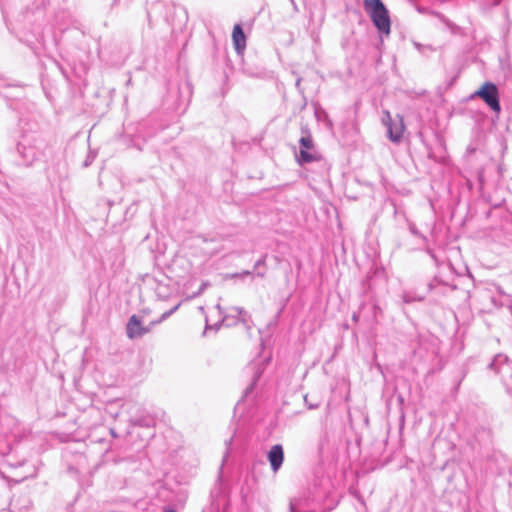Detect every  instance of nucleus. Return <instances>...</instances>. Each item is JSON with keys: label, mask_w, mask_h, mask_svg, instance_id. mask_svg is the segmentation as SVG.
<instances>
[{"label": "nucleus", "mask_w": 512, "mask_h": 512, "mask_svg": "<svg viewBox=\"0 0 512 512\" xmlns=\"http://www.w3.org/2000/svg\"><path fill=\"white\" fill-rule=\"evenodd\" d=\"M243 274H244V275H250V274H251V272H249V271H245Z\"/></svg>", "instance_id": "20"}, {"label": "nucleus", "mask_w": 512, "mask_h": 512, "mask_svg": "<svg viewBox=\"0 0 512 512\" xmlns=\"http://www.w3.org/2000/svg\"><path fill=\"white\" fill-rule=\"evenodd\" d=\"M232 40L235 50L238 54L242 53L246 48V37L241 25L236 24L232 32Z\"/></svg>", "instance_id": "7"}, {"label": "nucleus", "mask_w": 512, "mask_h": 512, "mask_svg": "<svg viewBox=\"0 0 512 512\" xmlns=\"http://www.w3.org/2000/svg\"><path fill=\"white\" fill-rule=\"evenodd\" d=\"M353 319L356 321L358 319V316L356 314H354Z\"/></svg>", "instance_id": "21"}, {"label": "nucleus", "mask_w": 512, "mask_h": 512, "mask_svg": "<svg viewBox=\"0 0 512 512\" xmlns=\"http://www.w3.org/2000/svg\"><path fill=\"white\" fill-rule=\"evenodd\" d=\"M233 310H234L235 312H237V314H238V315L246 314V312H244V311H243V309H242V308H239V307H235V308H233Z\"/></svg>", "instance_id": "11"}, {"label": "nucleus", "mask_w": 512, "mask_h": 512, "mask_svg": "<svg viewBox=\"0 0 512 512\" xmlns=\"http://www.w3.org/2000/svg\"><path fill=\"white\" fill-rule=\"evenodd\" d=\"M298 500L294 499L290 502V512H297V507H298Z\"/></svg>", "instance_id": "10"}, {"label": "nucleus", "mask_w": 512, "mask_h": 512, "mask_svg": "<svg viewBox=\"0 0 512 512\" xmlns=\"http://www.w3.org/2000/svg\"><path fill=\"white\" fill-rule=\"evenodd\" d=\"M17 150L27 163H32L37 158V153L34 148H27L22 143L18 144Z\"/></svg>", "instance_id": "8"}, {"label": "nucleus", "mask_w": 512, "mask_h": 512, "mask_svg": "<svg viewBox=\"0 0 512 512\" xmlns=\"http://www.w3.org/2000/svg\"><path fill=\"white\" fill-rule=\"evenodd\" d=\"M318 407V404H311V402H308V408L309 409H314V408H317Z\"/></svg>", "instance_id": "15"}, {"label": "nucleus", "mask_w": 512, "mask_h": 512, "mask_svg": "<svg viewBox=\"0 0 512 512\" xmlns=\"http://www.w3.org/2000/svg\"><path fill=\"white\" fill-rule=\"evenodd\" d=\"M257 275H258L259 277H263V276H264V272H258V273H257Z\"/></svg>", "instance_id": "18"}, {"label": "nucleus", "mask_w": 512, "mask_h": 512, "mask_svg": "<svg viewBox=\"0 0 512 512\" xmlns=\"http://www.w3.org/2000/svg\"><path fill=\"white\" fill-rule=\"evenodd\" d=\"M178 307H179V304L174 306L172 309L164 312L157 321L151 322V325L148 327L142 326L141 320L137 315H132L129 318L128 323L126 325V333H127L128 338L136 339V338H140L143 335L149 333L151 330V326H153L155 324H159L162 321H164L165 319H167L178 309Z\"/></svg>", "instance_id": "2"}, {"label": "nucleus", "mask_w": 512, "mask_h": 512, "mask_svg": "<svg viewBox=\"0 0 512 512\" xmlns=\"http://www.w3.org/2000/svg\"><path fill=\"white\" fill-rule=\"evenodd\" d=\"M268 460L271 468L274 472H277L283 464L284 452L283 447L280 444H276L271 447L268 452Z\"/></svg>", "instance_id": "6"}, {"label": "nucleus", "mask_w": 512, "mask_h": 512, "mask_svg": "<svg viewBox=\"0 0 512 512\" xmlns=\"http://www.w3.org/2000/svg\"><path fill=\"white\" fill-rule=\"evenodd\" d=\"M304 400L306 403H308L307 396H304Z\"/></svg>", "instance_id": "23"}, {"label": "nucleus", "mask_w": 512, "mask_h": 512, "mask_svg": "<svg viewBox=\"0 0 512 512\" xmlns=\"http://www.w3.org/2000/svg\"><path fill=\"white\" fill-rule=\"evenodd\" d=\"M258 378H259V374L254 378L252 385L255 384V382L257 381Z\"/></svg>", "instance_id": "17"}, {"label": "nucleus", "mask_w": 512, "mask_h": 512, "mask_svg": "<svg viewBox=\"0 0 512 512\" xmlns=\"http://www.w3.org/2000/svg\"><path fill=\"white\" fill-rule=\"evenodd\" d=\"M163 512H177L174 508L170 507V506H165L163 508Z\"/></svg>", "instance_id": "13"}, {"label": "nucleus", "mask_w": 512, "mask_h": 512, "mask_svg": "<svg viewBox=\"0 0 512 512\" xmlns=\"http://www.w3.org/2000/svg\"><path fill=\"white\" fill-rule=\"evenodd\" d=\"M302 137L299 140L300 152L297 161L300 165L319 160V155L314 149V143L307 126L301 127Z\"/></svg>", "instance_id": "3"}, {"label": "nucleus", "mask_w": 512, "mask_h": 512, "mask_svg": "<svg viewBox=\"0 0 512 512\" xmlns=\"http://www.w3.org/2000/svg\"><path fill=\"white\" fill-rule=\"evenodd\" d=\"M232 442V438H230L228 441H226V445H230Z\"/></svg>", "instance_id": "19"}, {"label": "nucleus", "mask_w": 512, "mask_h": 512, "mask_svg": "<svg viewBox=\"0 0 512 512\" xmlns=\"http://www.w3.org/2000/svg\"><path fill=\"white\" fill-rule=\"evenodd\" d=\"M318 407V404H311V402H308V408L309 409H314V408H317Z\"/></svg>", "instance_id": "16"}, {"label": "nucleus", "mask_w": 512, "mask_h": 512, "mask_svg": "<svg viewBox=\"0 0 512 512\" xmlns=\"http://www.w3.org/2000/svg\"><path fill=\"white\" fill-rule=\"evenodd\" d=\"M383 124L387 127V133L389 139L394 143H399L402 139L404 132L403 117L400 115L396 116V119H392L390 113L385 112L383 118Z\"/></svg>", "instance_id": "5"}, {"label": "nucleus", "mask_w": 512, "mask_h": 512, "mask_svg": "<svg viewBox=\"0 0 512 512\" xmlns=\"http://www.w3.org/2000/svg\"><path fill=\"white\" fill-rule=\"evenodd\" d=\"M409 228H410L411 233H413L414 235H417V234H418V231H417V229H416V227H415V225H414V224H411V225L409 226Z\"/></svg>", "instance_id": "12"}, {"label": "nucleus", "mask_w": 512, "mask_h": 512, "mask_svg": "<svg viewBox=\"0 0 512 512\" xmlns=\"http://www.w3.org/2000/svg\"><path fill=\"white\" fill-rule=\"evenodd\" d=\"M204 250H205V253H206V254H212L210 251H208V250H206V249H204Z\"/></svg>", "instance_id": "22"}, {"label": "nucleus", "mask_w": 512, "mask_h": 512, "mask_svg": "<svg viewBox=\"0 0 512 512\" xmlns=\"http://www.w3.org/2000/svg\"><path fill=\"white\" fill-rule=\"evenodd\" d=\"M365 12L381 35L388 36L391 32L389 11L381 0H363Z\"/></svg>", "instance_id": "1"}, {"label": "nucleus", "mask_w": 512, "mask_h": 512, "mask_svg": "<svg viewBox=\"0 0 512 512\" xmlns=\"http://www.w3.org/2000/svg\"><path fill=\"white\" fill-rule=\"evenodd\" d=\"M194 242L197 246L201 247L202 249H204V245L208 244V241L207 239L205 238H202V237H197L194 239Z\"/></svg>", "instance_id": "9"}, {"label": "nucleus", "mask_w": 512, "mask_h": 512, "mask_svg": "<svg viewBox=\"0 0 512 512\" xmlns=\"http://www.w3.org/2000/svg\"><path fill=\"white\" fill-rule=\"evenodd\" d=\"M473 96L481 98L493 111H500L499 93L495 84L491 82L484 83Z\"/></svg>", "instance_id": "4"}, {"label": "nucleus", "mask_w": 512, "mask_h": 512, "mask_svg": "<svg viewBox=\"0 0 512 512\" xmlns=\"http://www.w3.org/2000/svg\"><path fill=\"white\" fill-rule=\"evenodd\" d=\"M264 264V259H260L256 262L255 268L259 267L260 265Z\"/></svg>", "instance_id": "14"}]
</instances>
